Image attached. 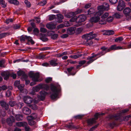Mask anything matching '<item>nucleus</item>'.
Listing matches in <instances>:
<instances>
[{
  "mask_svg": "<svg viewBox=\"0 0 131 131\" xmlns=\"http://www.w3.org/2000/svg\"><path fill=\"white\" fill-rule=\"evenodd\" d=\"M110 2L112 4H114L116 3L117 1V0H109Z\"/></svg>",
  "mask_w": 131,
  "mask_h": 131,
  "instance_id": "obj_56",
  "label": "nucleus"
},
{
  "mask_svg": "<svg viewBox=\"0 0 131 131\" xmlns=\"http://www.w3.org/2000/svg\"><path fill=\"white\" fill-rule=\"evenodd\" d=\"M27 125V123L25 122H18L16 123V125L19 127L21 126L24 127V126Z\"/></svg>",
  "mask_w": 131,
  "mask_h": 131,
  "instance_id": "obj_22",
  "label": "nucleus"
},
{
  "mask_svg": "<svg viewBox=\"0 0 131 131\" xmlns=\"http://www.w3.org/2000/svg\"><path fill=\"white\" fill-rule=\"evenodd\" d=\"M8 2L9 3L15 5H17L19 4V2L17 0H9Z\"/></svg>",
  "mask_w": 131,
  "mask_h": 131,
  "instance_id": "obj_30",
  "label": "nucleus"
},
{
  "mask_svg": "<svg viewBox=\"0 0 131 131\" xmlns=\"http://www.w3.org/2000/svg\"><path fill=\"white\" fill-rule=\"evenodd\" d=\"M82 12V10L78 9L75 12H71L66 15V17L68 18H70L74 15L81 13Z\"/></svg>",
  "mask_w": 131,
  "mask_h": 131,
  "instance_id": "obj_11",
  "label": "nucleus"
},
{
  "mask_svg": "<svg viewBox=\"0 0 131 131\" xmlns=\"http://www.w3.org/2000/svg\"><path fill=\"white\" fill-rule=\"evenodd\" d=\"M91 6V3H89L86 4L85 6V8H89Z\"/></svg>",
  "mask_w": 131,
  "mask_h": 131,
  "instance_id": "obj_63",
  "label": "nucleus"
},
{
  "mask_svg": "<svg viewBox=\"0 0 131 131\" xmlns=\"http://www.w3.org/2000/svg\"><path fill=\"white\" fill-rule=\"evenodd\" d=\"M1 106L4 108L6 110H7L8 108V105L6 102L4 101H1L0 102Z\"/></svg>",
  "mask_w": 131,
  "mask_h": 131,
  "instance_id": "obj_20",
  "label": "nucleus"
},
{
  "mask_svg": "<svg viewBox=\"0 0 131 131\" xmlns=\"http://www.w3.org/2000/svg\"><path fill=\"white\" fill-rule=\"evenodd\" d=\"M11 107H13L16 104V102L14 101H10L9 103Z\"/></svg>",
  "mask_w": 131,
  "mask_h": 131,
  "instance_id": "obj_43",
  "label": "nucleus"
},
{
  "mask_svg": "<svg viewBox=\"0 0 131 131\" xmlns=\"http://www.w3.org/2000/svg\"><path fill=\"white\" fill-rule=\"evenodd\" d=\"M13 20L12 18L7 19L6 20V23L7 24H9L10 22H12Z\"/></svg>",
  "mask_w": 131,
  "mask_h": 131,
  "instance_id": "obj_49",
  "label": "nucleus"
},
{
  "mask_svg": "<svg viewBox=\"0 0 131 131\" xmlns=\"http://www.w3.org/2000/svg\"><path fill=\"white\" fill-rule=\"evenodd\" d=\"M0 4L4 8L6 6V4L4 0H0Z\"/></svg>",
  "mask_w": 131,
  "mask_h": 131,
  "instance_id": "obj_33",
  "label": "nucleus"
},
{
  "mask_svg": "<svg viewBox=\"0 0 131 131\" xmlns=\"http://www.w3.org/2000/svg\"><path fill=\"white\" fill-rule=\"evenodd\" d=\"M93 32H92L89 34H87L83 35L82 38L86 40V43L89 45H91L93 43V41L91 39L96 37V34H93Z\"/></svg>",
  "mask_w": 131,
  "mask_h": 131,
  "instance_id": "obj_3",
  "label": "nucleus"
},
{
  "mask_svg": "<svg viewBox=\"0 0 131 131\" xmlns=\"http://www.w3.org/2000/svg\"><path fill=\"white\" fill-rule=\"evenodd\" d=\"M15 118L17 120L19 121L23 119V116L21 115H16Z\"/></svg>",
  "mask_w": 131,
  "mask_h": 131,
  "instance_id": "obj_32",
  "label": "nucleus"
},
{
  "mask_svg": "<svg viewBox=\"0 0 131 131\" xmlns=\"http://www.w3.org/2000/svg\"><path fill=\"white\" fill-rule=\"evenodd\" d=\"M100 115V114L98 113H96L94 115V117L93 118V119H94L95 121L96 120L98 119V117Z\"/></svg>",
  "mask_w": 131,
  "mask_h": 131,
  "instance_id": "obj_48",
  "label": "nucleus"
},
{
  "mask_svg": "<svg viewBox=\"0 0 131 131\" xmlns=\"http://www.w3.org/2000/svg\"><path fill=\"white\" fill-rule=\"evenodd\" d=\"M15 121L14 117L12 116H10L9 118L7 119V122L9 125H12L13 123Z\"/></svg>",
  "mask_w": 131,
  "mask_h": 131,
  "instance_id": "obj_17",
  "label": "nucleus"
},
{
  "mask_svg": "<svg viewBox=\"0 0 131 131\" xmlns=\"http://www.w3.org/2000/svg\"><path fill=\"white\" fill-rule=\"evenodd\" d=\"M17 75L18 76H22L25 77H27L26 75H25V72L21 70H19L17 72Z\"/></svg>",
  "mask_w": 131,
  "mask_h": 131,
  "instance_id": "obj_29",
  "label": "nucleus"
},
{
  "mask_svg": "<svg viewBox=\"0 0 131 131\" xmlns=\"http://www.w3.org/2000/svg\"><path fill=\"white\" fill-rule=\"evenodd\" d=\"M50 48L49 47H45L41 48L40 49V50L41 51H44L50 50Z\"/></svg>",
  "mask_w": 131,
  "mask_h": 131,
  "instance_id": "obj_53",
  "label": "nucleus"
},
{
  "mask_svg": "<svg viewBox=\"0 0 131 131\" xmlns=\"http://www.w3.org/2000/svg\"><path fill=\"white\" fill-rule=\"evenodd\" d=\"M123 40V38L122 37H119L116 38L115 39V42H120L122 41Z\"/></svg>",
  "mask_w": 131,
  "mask_h": 131,
  "instance_id": "obj_41",
  "label": "nucleus"
},
{
  "mask_svg": "<svg viewBox=\"0 0 131 131\" xmlns=\"http://www.w3.org/2000/svg\"><path fill=\"white\" fill-rule=\"evenodd\" d=\"M113 19V18L112 16L108 17L107 19V21L108 22L112 21Z\"/></svg>",
  "mask_w": 131,
  "mask_h": 131,
  "instance_id": "obj_42",
  "label": "nucleus"
},
{
  "mask_svg": "<svg viewBox=\"0 0 131 131\" xmlns=\"http://www.w3.org/2000/svg\"><path fill=\"white\" fill-rule=\"evenodd\" d=\"M27 39V36H22L20 38V40L21 42H24L25 40Z\"/></svg>",
  "mask_w": 131,
  "mask_h": 131,
  "instance_id": "obj_37",
  "label": "nucleus"
},
{
  "mask_svg": "<svg viewBox=\"0 0 131 131\" xmlns=\"http://www.w3.org/2000/svg\"><path fill=\"white\" fill-rule=\"evenodd\" d=\"M59 87V86L57 87L52 84L51 85L50 89L52 91V93L50 95V97L52 99H55L57 97L59 93L60 90Z\"/></svg>",
  "mask_w": 131,
  "mask_h": 131,
  "instance_id": "obj_2",
  "label": "nucleus"
},
{
  "mask_svg": "<svg viewBox=\"0 0 131 131\" xmlns=\"http://www.w3.org/2000/svg\"><path fill=\"white\" fill-rule=\"evenodd\" d=\"M29 120L28 124L30 125H35L36 123L32 119L29 118L28 119Z\"/></svg>",
  "mask_w": 131,
  "mask_h": 131,
  "instance_id": "obj_36",
  "label": "nucleus"
},
{
  "mask_svg": "<svg viewBox=\"0 0 131 131\" xmlns=\"http://www.w3.org/2000/svg\"><path fill=\"white\" fill-rule=\"evenodd\" d=\"M68 35L67 34H65L62 35L61 36V37L63 38H66L68 37Z\"/></svg>",
  "mask_w": 131,
  "mask_h": 131,
  "instance_id": "obj_64",
  "label": "nucleus"
},
{
  "mask_svg": "<svg viewBox=\"0 0 131 131\" xmlns=\"http://www.w3.org/2000/svg\"><path fill=\"white\" fill-rule=\"evenodd\" d=\"M102 14L98 11L94 14V16L91 17L89 21L91 23H96L100 20V16Z\"/></svg>",
  "mask_w": 131,
  "mask_h": 131,
  "instance_id": "obj_6",
  "label": "nucleus"
},
{
  "mask_svg": "<svg viewBox=\"0 0 131 131\" xmlns=\"http://www.w3.org/2000/svg\"><path fill=\"white\" fill-rule=\"evenodd\" d=\"M11 94V92L9 91H7L6 93V96H9Z\"/></svg>",
  "mask_w": 131,
  "mask_h": 131,
  "instance_id": "obj_60",
  "label": "nucleus"
},
{
  "mask_svg": "<svg viewBox=\"0 0 131 131\" xmlns=\"http://www.w3.org/2000/svg\"><path fill=\"white\" fill-rule=\"evenodd\" d=\"M24 127H25V131H29L30 130V128L29 126H27V125L24 126Z\"/></svg>",
  "mask_w": 131,
  "mask_h": 131,
  "instance_id": "obj_58",
  "label": "nucleus"
},
{
  "mask_svg": "<svg viewBox=\"0 0 131 131\" xmlns=\"http://www.w3.org/2000/svg\"><path fill=\"white\" fill-rule=\"evenodd\" d=\"M22 111L23 113L26 115H29L31 113V111L28 108L24 107L23 108Z\"/></svg>",
  "mask_w": 131,
  "mask_h": 131,
  "instance_id": "obj_19",
  "label": "nucleus"
},
{
  "mask_svg": "<svg viewBox=\"0 0 131 131\" xmlns=\"http://www.w3.org/2000/svg\"><path fill=\"white\" fill-rule=\"evenodd\" d=\"M56 17L55 16L53 15H52L50 16L49 20H51L53 19Z\"/></svg>",
  "mask_w": 131,
  "mask_h": 131,
  "instance_id": "obj_55",
  "label": "nucleus"
},
{
  "mask_svg": "<svg viewBox=\"0 0 131 131\" xmlns=\"http://www.w3.org/2000/svg\"><path fill=\"white\" fill-rule=\"evenodd\" d=\"M52 80V78H51L49 77L47 78L45 80L46 82V83H49Z\"/></svg>",
  "mask_w": 131,
  "mask_h": 131,
  "instance_id": "obj_51",
  "label": "nucleus"
},
{
  "mask_svg": "<svg viewBox=\"0 0 131 131\" xmlns=\"http://www.w3.org/2000/svg\"><path fill=\"white\" fill-rule=\"evenodd\" d=\"M124 13L126 16L129 15L130 13L131 10L129 7H127L125 8L123 11Z\"/></svg>",
  "mask_w": 131,
  "mask_h": 131,
  "instance_id": "obj_21",
  "label": "nucleus"
},
{
  "mask_svg": "<svg viewBox=\"0 0 131 131\" xmlns=\"http://www.w3.org/2000/svg\"><path fill=\"white\" fill-rule=\"evenodd\" d=\"M26 40H27L28 42H30L32 44L34 43V41L32 40L31 37L30 36H27Z\"/></svg>",
  "mask_w": 131,
  "mask_h": 131,
  "instance_id": "obj_35",
  "label": "nucleus"
},
{
  "mask_svg": "<svg viewBox=\"0 0 131 131\" xmlns=\"http://www.w3.org/2000/svg\"><path fill=\"white\" fill-rule=\"evenodd\" d=\"M67 54V51H65L62 52L61 53H59L58 55V57H61L62 56L66 55Z\"/></svg>",
  "mask_w": 131,
  "mask_h": 131,
  "instance_id": "obj_44",
  "label": "nucleus"
},
{
  "mask_svg": "<svg viewBox=\"0 0 131 131\" xmlns=\"http://www.w3.org/2000/svg\"><path fill=\"white\" fill-rule=\"evenodd\" d=\"M24 102L27 104L31 103L33 100L31 97L28 96H25L24 98Z\"/></svg>",
  "mask_w": 131,
  "mask_h": 131,
  "instance_id": "obj_14",
  "label": "nucleus"
},
{
  "mask_svg": "<svg viewBox=\"0 0 131 131\" xmlns=\"http://www.w3.org/2000/svg\"><path fill=\"white\" fill-rule=\"evenodd\" d=\"M109 15V14L108 13H105L101 16V18H105Z\"/></svg>",
  "mask_w": 131,
  "mask_h": 131,
  "instance_id": "obj_40",
  "label": "nucleus"
},
{
  "mask_svg": "<svg viewBox=\"0 0 131 131\" xmlns=\"http://www.w3.org/2000/svg\"><path fill=\"white\" fill-rule=\"evenodd\" d=\"M1 75L2 76L4 77V80H7L8 79L9 74L8 72L4 71L1 73Z\"/></svg>",
  "mask_w": 131,
  "mask_h": 131,
  "instance_id": "obj_18",
  "label": "nucleus"
},
{
  "mask_svg": "<svg viewBox=\"0 0 131 131\" xmlns=\"http://www.w3.org/2000/svg\"><path fill=\"white\" fill-rule=\"evenodd\" d=\"M40 31L41 32L45 33L47 31V30L44 28L41 27L40 29Z\"/></svg>",
  "mask_w": 131,
  "mask_h": 131,
  "instance_id": "obj_52",
  "label": "nucleus"
},
{
  "mask_svg": "<svg viewBox=\"0 0 131 131\" xmlns=\"http://www.w3.org/2000/svg\"><path fill=\"white\" fill-rule=\"evenodd\" d=\"M5 61L4 60H2L0 61V67H3V64L4 63Z\"/></svg>",
  "mask_w": 131,
  "mask_h": 131,
  "instance_id": "obj_54",
  "label": "nucleus"
},
{
  "mask_svg": "<svg viewBox=\"0 0 131 131\" xmlns=\"http://www.w3.org/2000/svg\"><path fill=\"white\" fill-rule=\"evenodd\" d=\"M40 39L43 41H46L48 39L47 38L44 37H41L40 38Z\"/></svg>",
  "mask_w": 131,
  "mask_h": 131,
  "instance_id": "obj_59",
  "label": "nucleus"
},
{
  "mask_svg": "<svg viewBox=\"0 0 131 131\" xmlns=\"http://www.w3.org/2000/svg\"><path fill=\"white\" fill-rule=\"evenodd\" d=\"M99 54H100L101 56L100 53L99 54H94L92 56L88 57L87 59L88 60V61L87 63L88 64H89L92 62L96 59H94V58Z\"/></svg>",
  "mask_w": 131,
  "mask_h": 131,
  "instance_id": "obj_13",
  "label": "nucleus"
},
{
  "mask_svg": "<svg viewBox=\"0 0 131 131\" xmlns=\"http://www.w3.org/2000/svg\"><path fill=\"white\" fill-rule=\"evenodd\" d=\"M95 122V121L94 119L93 118L89 119L87 120L88 124L89 125H92Z\"/></svg>",
  "mask_w": 131,
  "mask_h": 131,
  "instance_id": "obj_25",
  "label": "nucleus"
},
{
  "mask_svg": "<svg viewBox=\"0 0 131 131\" xmlns=\"http://www.w3.org/2000/svg\"><path fill=\"white\" fill-rule=\"evenodd\" d=\"M47 27L49 29H53L55 28V25L52 23L47 24L46 25Z\"/></svg>",
  "mask_w": 131,
  "mask_h": 131,
  "instance_id": "obj_23",
  "label": "nucleus"
},
{
  "mask_svg": "<svg viewBox=\"0 0 131 131\" xmlns=\"http://www.w3.org/2000/svg\"><path fill=\"white\" fill-rule=\"evenodd\" d=\"M57 60L53 59L51 60L50 61V64L53 66H56L57 64V63L56 62Z\"/></svg>",
  "mask_w": 131,
  "mask_h": 131,
  "instance_id": "obj_26",
  "label": "nucleus"
},
{
  "mask_svg": "<svg viewBox=\"0 0 131 131\" xmlns=\"http://www.w3.org/2000/svg\"><path fill=\"white\" fill-rule=\"evenodd\" d=\"M40 95H38L37 97L39 100H43L45 99V96L48 93L44 91H41L40 93Z\"/></svg>",
  "mask_w": 131,
  "mask_h": 131,
  "instance_id": "obj_10",
  "label": "nucleus"
},
{
  "mask_svg": "<svg viewBox=\"0 0 131 131\" xmlns=\"http://www.w3.org/2000/svg\"><path fill=\"white\" fill-rule=\"evenodd\" d=\"M29 75L30 77L32 78V80L34 81L30 83V85L31 86L36 84V82H40L42 80L41 79H39V73H34L32 72H31L29 73Z\"/></svg>",
  "mask_w": 131,
  "mask_h": 131,
  "instance_id": "obj_5",
  "label": "nucleus"
},
{
  "mask_svg": "<svg viewBox=\"0 0 131 131\" xmlns=\"http://www.w3.org/2000/svg\"><path fill=\"white\" fill-rule=\"evenodd\" d=\"M20 82L19 81H16L15 82L14 84L15 86L18 87L20 92L24 93V91L25 92L24 93L27 94V91L24 89V85L23 84H20Z\"/></svg>",
  "mask_w": 131,
  "mask_h": 131,
  "instance_id": "obj_7",
  "label": "nucleus"
},
{
  "mask_svg": "<svg viewBox=\"0 0 131 131\" xmlns=\"http://www.w3.org/2000/svg\"><path fill=\"white\" fill-rule=\"evenodd\" d=\"M109 9V4L107 3H104L102 5L99 6L97 8L98 11L102 14L104 10H107Z\"/></svg>",
  "mask_w": 131,
  "mask_h": 131,
  "instance_id": "obj_8",
  "label": "nucleus"
},
{
  "mask_svg": "<svg viewBox=\"0 0 131 131\" xmlns=\"http://www.w3.org/2000/svg\"><path fill=\"white\" fill-rule=\"evenodd\" d=\"M125 6V3L123 1H119L117 7V10L119 11L122 10Z\"/></svg>",
  "mask_w": 131,
  "mask_h": 131,
  "instance_id": "obj_9",
  "label": "nucleus"
},
{
  "mask_svg": "<svg viewBox=\"0 0 131 131\" xmlns=\"http://www.w3.org/2000/svg\"><path fill=\"white\" fill-rule=\"evenodd\" d=\"M77 18L78 17L77 16H74L70 19V22H73L76 21V22H78V20H77Z\"/></svg>",
  "mask_w": 131,
  "mask_h": 131,
  "instance_id": "obj_31",
  "label": "nucleus"
},
{
  "mask_svg": "<svg viewBox=\"0 0 131 131\" xmlns=\"http://www.w3.org/2000/svg\"><path fill=\"white\" fill-rule=\"evenodd\" d=\"M76 30L75 27H71L68 28L67 30V33L70 35H72L74 33Z\"/></svg>",
  "mask_w": 131,
  "mask_h": 131,
  "instance_id": "obj_15",
  "label": "nucleus"
},
{
  "mask_svg": "<svg viewBox=\"0 0 131 131\" xmlns=\"http://www.w3.org/2000/svg\"><path fill=\"white\" fill-rule=\"evenodd\" d=\"M114 16L117 18H121L122 17V14L117 13L115 14Z\"/></svg>",
  "mask_w": 131,
  "mask_h": 131,
  "instance_id": "obj_38",
  "label": "nucleus"
},
{
  "mask_svg": "<svg viewBox=\"0 0 131 131\" xmlns=\"http://www.w3.org/2000/svg\"><path fill=\"white\" fill-rule=\"evenodd\" d=\"M54 33L53 31H49L47 33V35L49 36H51V38L54 39H56L58 37V35L57 34H53Z\"/></svg>",
  "mask_w": 131,
  "mask_h": 131,
  "instance_id": "obj_16",
  "label": "nucleus"
},
{
  "mask_svg": "<svg viewBox=\"0 0 131 131\" xmlns=\"http://www.w3.org/2000/svg\"><path fill=\"white\" fill-rule=\"evenodd\" d=\"M81 56V54H78V55H72L70 56V57L72 58H74V59H76L78 58H79Z\"/></svg>",
  "mask_w": 131,
  "mask_h": 131,
  "instance_id": "obj_39",
  "label": "nucleus"
},
{
  "mask_svg": "<svg viewBox=\"0 0 131 131\" xmlns=\"http://www.w3.org/2000/svg\"><path fill=\"white\" fill-rule=\"evenodd\" d=\"M101 49L102 50V51L100 52L102 56L105 54L106 52L112 50H116L123 49L122 47L117 46L116 45L111 46L109 48H107L105 47H103L101 48Z\"/></svg>",
  "mask_w": 131,
  "mask_h": 131,
  "instance_id": "obj_4",
  "label": "nucleus"
},
{
  "mask_svg": "<svg viewBox=\"0 0 131 131\" xmlns=\"http://www.w3.org/2000/svg\"><path fill=\"white\" fill-rule=\"evenodd\" d=\"M83 30V29L81 28H79L77 30V32L78 34L81 32Z\"/></svg>",
  "mask_w": 131,
  "mask_h": 131,
  "instance_id": "obj_50",
  "label": "nucleus"
},
{
  "mask_svg": "<svg viewBox=\"0 0 131 131\" xmlns=\"http://www.w3.org/2000/svg\"><path fill=\"white\" fill-rule=\"evenodd\" d=\"M57 16L58 19V22L59 23L62 22V20L63 18V16L60 14H57Z\"/></svg>",
  "mask_w": 131,
  "mask_h": 131,
  "instance_id": "obj_24",
  "label": "nucleus"
},
{
  "mask_svg": "<svg viewBox=\"0 0 131 131\" xmlns=\"http://www.w3.org/2000/svg\"><path fill=\"white\" fill-rule=\"evenodd\" d=\"M30 107L32 109L36 110L37 108V107L35 104L30 105Z\"/></svg>",
  "mask_w": 131,
  "mask_h": 131,
  "instance_id": "obj_45",
  "label": "nucleus"
},
{
  "mask_svg": "<svg viewBox=\"0 0 131 131\" xmlns=\"http://www.w3.org/2000/svg\"><path fill=\"white\" fill-rule=\"evenodd\" d=\"M95 10L94 8H91L88 11V15H94L95 14Z\"/></svg>",
  "mask_w": 131,
  "mask_h": 131,
  "instance_id": "obj_28",
  "label": "nucleus"
},
{
  "mask_svg": "<svg viewBox=\"0 0 131 131\" xmlns=\"http://www.w3.org/2000/svg\"><path fill=\"white\" fill-rule=\"evenodd\" d=\"M74 69V68L73 67H70L69 68H68L67 69V71L69 72H70Z\"/></svg>",
  "mask_w": 131,
  "mask_h": 131,
  "instance_id": "obj_61",
  "label": "nucleus"
},
{
  "mask_svg": "<svg viewBox=\"0 0 131 131\" xmlns=\"http://www.w3.org/2000/svg\"><path fill=\"white\" fill-rule=\"evenodd\" d=\"M100 24H105L106 23V21L104 18H101L99 21Z\"/></svg>",
  "mask_w": 131,
  "mask_h": 131,
  "instance_id": "obj_34",
  "label": "nucleus"
},
{
  "mask_svg": "<svg viewBox=\"0 0 131 131\" xmlns=\"http://www.w3.org/2000/svg\"><path fill=\"white\" fill-rule=\"evenodd\" d=\"M37 117V115L36 114L34 113L32 114L30 116L27 117V119H36Z\"/></svg>",
  "mask_w": 131,
  "mask_h": 131,
  "instance_id": "obj_27",
  "label": "nucleus"
},
{
  "mask_svg": "<svg viewBox=\"0 0 131 131\" xmlns=\"http://www.w3.org/2000/svg\"><path fill=\"white\" fill-rule=\"evenodd\" d=\"M114 33V31L112 30H110L107 31V33L105 34L110 35L113 34Z\"/></svg>",
  "mask_w": 131,
  "mask_h": 131,
  "instance_id": "obj_46",
  "label": "nucleus"
},
{
  "mask_svg": "<svg viewBox=\"0 0 131 131\" xmlns=\"http://www.w3.org/2000/svg\"><path fill=\"white\" fill-rule=\"evenodd\" d=\"M46 1H44L42 2H41L39 4L41 6H44L46 4Z\"/></svg>",
  "mask_w": 131,
  "mask_h": 131,
  "instance_id": "obj_57",
  "label": "nucleus"
},
{
  "mask_svg": "<svg viewBox=\"0 0 131 131\" xmlns=\"http://www.w3.org/2000/svg\"><path fill=\"white\" fill-rule=\"evenodd\" d=\"M86 19V17L85 15H81L78 17L77 20H78V22L81 23L84 22Z\"/></svg>",
  "mask_w": 131,
  "mask_h": 131,
  "instance_id": "obj_12",
  "label": "nucleus"
},
{
  "mask_svg": "<svg viewBox=\"0 0 131 131\" xmlns=\"http://www.w3.org/2000/svg\"><path fill=\"white\" fill-rule=\"evenodd\" d=\"M45 56L43 54H41L39 55L38 58L40 59H43L45 58Z\"/></svg>",
  "mask_w": 131,
  "mask_h": 131,
  "instance_id": "obj_62",
  "label": "nucleus"
},
{
  "mask_svg": "<svg viewBox=\"0 0 131 131\" xmlns=\"http://www.w3.org/2000/svg\"><path fill=\"white\" fill-rule=\"evenodd\" d=\"M49 89V86L48 84L44 83L40 84L32 88V91L30 93L31 94L34 95L35 92L39 91L40 89H44L45 90L48 91Z\"/></svg>",
  "mask_w": 131,
  "mask_h": 131,
  "instance_id": "obj_1",
  "label": "nucleus"
},
{
  "mask_svg": "<svg viewBox=\"0 0 131 131\" xmlns=\"http://www.w3.org/2000/svg\"><path fill=\"white\" fill-rule=\"evenodd\" d=\"M25 3L26 5L28 7H30L31 6L30 3L27 0H25Z\"/></svg>",
  "mask_w": 131,
  "mask_h": 131,
  "instance_id": "obj_47",
  "label": "nucleus"
}]
</instances>
